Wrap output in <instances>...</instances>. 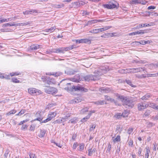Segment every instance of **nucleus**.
I'll use <instances>...</instances> for the list:
<instances>
[{
  "label": "nucleus",
  "mask_w": 158,
  "mask_h": 158,
  "mask_svg": "<svg viewBox=\"0 0 158 158\" xmlns=\"http://www.w3.org/2000/svg\"><path fill=\"white\" fill-rule=\"evenodd\" d=\"M67 85L63 86V88L68 92L73 91H84L87 92L88 89L80 85H71L70 83H66Z\"/></svg>",
  "instance_id": "1"
},
{
  "label": "nucleus",
  "mask_w": 158,
  "mask_h": 158,
  "mask_svg": "<svg viewBox=\"0 0 158 158\" xmlns=\"http://www.w3.org/2000/svg\"><path fill=\"white\" fill-rule=\"evenodd\" d=\"M114 95L116 97V99L120 100L122 102L123 105L126 106L127 108V106L131 107L133 106V105L132 101L127 97H125L124 95L119 94L117 93H115Z\"/></svg>",
  "instance_id": "2"
},
{
  "label": "nucleus",
  "mask_w": 158,
  "mask_h": 158,
  "mask_svg": "<svg viewBox=\"0 0 158 158\" xmlns=\"http://www.w3.org/2000/svg\"><path fill=\"white\" fill-rule=\"evenodd\" d=\"M79 80L85 81H96L100 79V77L98 75L89 74L83 77L82 76H79Z\"/></svg>",
  "instance_id": "3"
},
{
  "label": "nucleus",
  "mask_w": 158,
  "mask_h": 158,
  "mask_svg": "<svg viewBox=\"0 0 158 158\" xmlns=\"http://www.w3.org/2000/svg\"><path fill=\"white\" fill-rule=\"evenodd\" d=\"M119 4L116 2L114 1L112 2H110L109 4H104L103 6L104 8L109 9L117 8L118 7Z\"/></svg>",
  "instance_id": "4"
},
{
  "label": "nucleus",
  "mask_w": 158,
  "mask_h": 158,
  "mask_svg": "<svg viewBox=\"0 0 158 158\" xmlns=\"http://www.w3.org/2000/svg\"><path fill=\"white\" fill-rule=\"evenodd\" d=\"M46 87L44 88L45 92L49 94H56L57 92V89L53 87H51L50 86H47V85H45Z\"/></svg>",
  "instance_id": "5"
},
{
  "label": "nucleus",
  "mask_w": 158,
  "mask_h": 158,
  "mask_svg": "<svg viewBox=\"0 0 158 158\" xmlns=\"http://www.w3.org/2000/svg\"><path fill=\"white\" fill-rule=\"evenodd\" d=\"M28 93L31 95H35L40 94L41 91L35 88H30L28 89Z\"/></svg>",
  "instance_id": "6"
},
{
  "label": "nucleus",
  "mask_w": 158,
  "mask_h": 158,
  "mask_svg": "<svg viewBox=\"0 0 158 158\" xmlns=\"http://www.w3.org/2000/svg\"><path fill=\"white\" fill-rule=\"evenodd\" d=\"M138 108L139 110H142L147 107V104L144 102H140L138 104Z\"/></svg>",
  "instance_id": "7"
},
{
  "label": "nucleus",
  "mask_w": 158,
  "mask_h": 158,
  "mask_svg": "<svg viewBox=\"0 0 158 158\" xmlns=\"http://www.w3.org/2000/svg\"><path fill=\"white\" fill-rule=\"evenodd\" d=\"M77 72V70H74L71 69H67L65 71V73L69 75H74Z\"/></svg>",
  "instance_id": "8"
},
{
  "label": "nucleus",
  "mask_w": 158,
  "mask_h": 158,
  "mask_svg": "<svg viewBox=\"0 0 158 158\" xmlns=\"http://www.w3.org/2000/svg\"><path fill=\"white\" fill-rule=\"evenodd\" d=\"M46 75H52L55 77H57L61 76L63 74L62 72L60 71H58L56 72H49L47 73Z\"/></svg>",
  "instance_id": "9"
},
{
  "label": "nucleus",
  "mask_w": 158,
  "mask_h": 158,
  "mask_svg": "<svg viewBox=\"0 0 158 158\" xmlns=\"http://www.w3.org/2000/svg\"><path fill=\"white\" fill-rule=\"evenodd\" d=\"M37 13V11L35 10H26L25 11H24L23 12V13L25 15H28L30 14H36Z\"/></svg>",
  "instance_id": "10"
},
{
  "label": "nucleus",
  "mask_w": 158,
  "mask_h": 158,
  "mask_svg": "<svg viewBox=\"0 0 158 158\" xmlns=\"http://www.w3.org/2000/svg\"><path fill=\"white\" fill-rule=\"evenodd\" d=\"M153 24V23H151L149 24L145 23L144 24H139L136 27V28L139 29L143 27H150L152 26Z\"/></svg>",
  "instance_id": "11"
},
{
  "label": "nucleus",
  "mask_w": 158,
  "mask_h": 158,
  "mask_svg": "<svg viewBox=\"0 0 158 158\" xmlns=\"http://www.w3.org/2000/svg\"><path fill=\"white\" fill-rule=\"evenodd\" d=\"M104 97L106 100L111 102H114L115 104H116V102L114 99L111 98L110 96L107 95H105L104 96Z\"/></svg>",
  "instance_id": "12"
},
{
  "label": "nucleus",
  "mask_w": 158,
  "mask_h": 158,
  "mask_svg": "<svg viewBox=\"0 0 158 158\" xmlns=\"http://www.w3.org/2000/svg\"><path fill=\"white\" fill-rule=\"evenodd\" d=\"M97 150L96 148H89L88 150V155L91 156L93 153L96 152Z\"/></svg>",
  "instance_id": "13"
},
{
  "label": "nucleus",
  "mask_w": 158,
  "mask_h": 158,
  "mask_svg": "<svg viewBox=\"0 0 158 158\" xmlns=\"http://www.w3.org/2000/svg\"><path fill=\"white\" fill-rule=\"evenodd\" d=\"M41 46V45H40L34 44L31 45L30 47V48L31 50H36L40 48Z\"/></svg>",
  "instance_id": "14"
},
{
  "label": "nucleus",
  "mask_w": 158,
  "mask_h": 158,
  "mask_svg": "<svg viewBox=\"0 0 158 158\" xmlns=\"http://www.w3.org/2000/svg\"><path fill=\"white\" fill-rule=\"evenodd\" d=\"M93 103L96 104L97 105H103L104 104H107V102L104 100H100L98 101H96L95 102H93Z\"/></svg>",
  "instance_id": "15"
},
{
  "label": "nucleus",
  "mask_w": 158,
  "mask_h": 158,
  "mask_svg": "<svg viewBox=\"0 0 158 158\" xmlns=\"http://www.w3.org/2000/svg\"><path fill=\"white\" fill-rule=\"evenodd\" d=\"M99 90L102 93H107L110 92L111 91V89L110 88H104L102 87Z\"/></svg>",
  "instance_id": "16"
},
{
  "label": "nucleus",
  "mask_w": 158,
  "mask_h": 158,
  "mask_svg": "<svg viewBox=\"0 0 158 158\" xmlns=\"http://www.w3.org/2000/svg\"><path fill=\"white\" fill-rule=\"evenodd\" d=\"M19 24H15L14 23V22H13V23H6L4 24H3L2 27H6L7 26H18Z\"/></svg>",
  "instance_id": "17"
},
{
  "label": "nucleus",
  "mask_w": 158,
  "mask_h": 158,
  "mask_svg": "<svg viewBox=\"0 0 158 158\" xmlns=\"http://www.w3.org/2000/svg\"><path fill=\"white\" fill-rule=\"evenodd\" d=\"M46 132L45 130L44 129H40L38 135L39 136L40 138L43 137L45 136Z\"/></svg>",
  "instance_id": "18"
},
{
  "label": "nucleus",
  "mask_w": 158,
  "mask_h": 158,
  "mask_svg": "<svg viewBox=\"0 0 158 158\" xmlns=\"http://www.w3.org/2000/svg\"><path fill=\"white\" fill-rule=\"evenodd\" d=\"M112 139L114 143L119 142L121 140L120 136L119 135H118L114 139V137H113L112 138Z\"/></svg>",
  "instance_id": "19"
},
{
  "label": "nucleus",
  "mask_w": 158,
  "mask_h": 158,
  "mask_svg": "<svg viewBox=\"0 0 158 158\" xmlns=\"http://www.w3.org/2000/svg\"><path fill=\"white\" fill-rule=\"evenodd\" d=\"M56 29V27H51L50 28L46 29L44 31L46 33H51L53 32Z\"/></svg>",
  "instance_id": "20"
},
{
  "label": "nucleus",
  "mask_w": 158,
  "mask_h": 158,
  "mask_svg": "<svg viewBox=\"0 0 158 158\" xmlns=\"http://www.w3.org/2000/svg\"><path fill=\"white\" fill-rule=\"evenodd\" d=\"M146 152L145 154V158H148L149 156V153L150 152V148L149 147L147 146L145 148Z\"/></svg>",
  "instance_id": "21"
},
{
  "label": "nucleus",
  "mask_w": 158,
  "mask_h": 158,
  "mask_svg": "<svg viewBox=\"0 0 158 158\" xmlns=\"http://www.w3.org/2000/svg\"><path fill=\"white\" fill-rule=\"evenodd\" d=\"M78 121V119L77 118L74 117L72 119L70 120L68 123H71L73 124H75Z\"/></svg>",
  "instance_id": "22"
},
{
  "label": "nucleus",
  "mask_w": 158,
  "mask_h": 158,
  "mask_svg": "<svg viewBox=\"0 0 158 158\" xmlns=\"http://www.w3.org/2000/svg\"><path fill=\"white\" fill-rule=\"evenodd\" d=\"M152 95L150 94H145V95L143 96L141 98V99L143 100H146L148 99L149 98H150Z\"/></svg>",
  "instance_id": "23"
},
{
  "label": "nucleus",
  "mask_w": 158,
  "mask_h": 158,
  "mask_svg": "<svg viewBox=\"0 0 158 158\" xmlns=\"http://www.w3.org/2000/svg\"><path fill=\"white\" fill-rule=\"evenodd\" d=\"M76 43H86L87 42V39H81L80 40H75Z\"/></svg>",
  "instance_id": "24"
},
{
  "label": "nucleus",
  "mask_w": 158,
  "mask_h": 158,
  "mask_svg": "<svg viewBox=\"0 0 158 158\" xmlns=\"http://www.w3.org/2000/svg\"><path fill=\"white\" fill-rule=\"evenodd\" d=\"M70 114V113H68L66 115L62 117L61 119H62V120H64V121H62V123L64 122L67 119H69V118L71 115Z\"/></svg>",
  "instance_id": "25"
},
{
  "label": "nucleus",
  "mask_w": 158,
  "mask_h": 158,
  "mask_svg": "<svg viewBox=\"0 0 158 158\" xmlns=\"http://www.w3.org/2000/svg\"><path fill=\"white\" fill-rule=\"evenodd\" d=\"M66 83H68L67 82V80H62V81H61L60 84V86L63 88V86L67 85V84Z\"/></svg>",
  "instance_id": "26"
},
{
  "label": "nucleus",
  "mask_w": 158,
  "mask_h": 158,
  "mask_svg": "<svg viewBox=\"0 0 158 158\" xmlns=\"http://www.w3.org/2000/svg\"><path fill=\"white\" fill-rule=\"evenodd\" d=\"M147 104V107L149 106L153 108L154 109H155L156 106L155 104L149 102H148Z\"/></svg>",
  "instance_id": "27"
},
{
  "label": "nucleus",
  "mask_w": 158,
  "mask_h": 158,
  "mask_svg": "<svg viewBox=\"0 0 158 158\" xmlns=\"http://www.w3.org/2000/svg\"><path fill=\"white\" fill-rule=\"evenodd\" d=\"M61 48H58L53 49L52 50V52L56 53H61Z\"/></svg>",
  "instance_id": "28"
},
{
  "label": "nucleus",
  "mask_w": 158,
  "mask_h": 158,
  "mask_svg": "<svg viewBox=\"0 0 158 158\" xmlns=\"http://www.w3.org/2000/svg\"><path fill=\"white\" fill-rule=\"evenodd\" d=\"M49 85L54 84L56 83V81L54 79L48 78Z\"/></svg>",
  "instance_id": "29"
},
{
  "label": "nucleus",
  "mask_w": 158,
  "mask_h": 158,
  "mask_svg": "<svg viewBox=\"0 0 158 158\" xmlns=\"http://www.w3.org/2000/svg\"><path fill=\"white\" fill-rule=\"evenodd\" d=\"M61 53H63L64 52L68 51L69 50V47H67L66 48H61Z\"/></svg>",
  "instance_id": "30"
},
{
  "label": "nucleus",
  "mask_w": 158,
  "mask_h": 158,
  "mask_svg": "<svg viewBox=\"0 0 158 158\" xmlns=\"http://www.w3.org/2000/svg\"><path fill=\"white\" fill-rule=\"evenodd\" d=\"M125 81L127 84L131 86L132 87H135V85L132 84V82L130 80L128 79H126L125 80Z\"/></svg>",
  "instance_id": "31"
},
{
  "label": "nucleus",
  "mask_w": 158,
  "mask_h": 158,
  "mask_svg": "<svg viewBox=\"0 0 158 158\" xmlns=\"http://www.w3.org/2000/svg\"><path fill=\"white\" fill-rule=\"evenodd\" d=\"M82 99L80 97H77L74 100V102L76 103H78L82 101Z\"/></svg>",
  "instance_id": "32"
},
{
  "label": "nucleus",
  "mask_w": 158,
  "mask_h": 158,
  "mask_svg": "<svg viewBox=\"0 0 158 158\" xmlns=\"http://www.w3.org/2000/svg\"><path fill=\"white\" fill-rule=\"evenodd\" d=\"M26 110L25 109H22L18 114H16V115L21 116L24 113L26 112Z\"/></svg>",
  "instance_id": "33"
},
{
  "label": "nucleus",
  "mask_w": 158,
  "mask_h": 158,
  "mask_svg": "<svg viewBox=\"0 0 158 158\" xmlns=\"http://www.w3.org/2000/svg\"><path fill=\"white\" fill-rule=\"evenodd\" d=\"M88 111V108L87 107H86L81 110V114H84L85 112H87Z\"/></svg>",
  "instance_id": "34"
},
{
  "label": "nucleus",
  "mask_w": 158,
  "mask_h": 158,
  "mask_svg": "<svg viewBox=\"0 0 158 158\" xmlns=\"http://www.w3.org/2000/svg\"><path fill=\"white\" fill-rule=\"evenodd\" d=\"M31 23V22L30 21L26 22L25 23H18L17 24H18V26H20V25H21L22 26H26L27 25L29 24H30Z\"/></svg>",
  "instance_id": "35"
},
{
  "label": "nucleus",
  "mask_w": 158,
  "mask_h": 158,
  "mask_svg": "<svg viewBox=\"0 0 158 158\" xmlns=\"http://www.w3.org/2000/svg\"><path fill=\"white\" fill-rule=\"evenodd\" d=\"M136 73L138 72H140L142 70L143 71H144L145 68H135Z\"/></svg>",
  "instance_id": "36"
},
{
  "label": "nucleus",
  "mask_w": 158,
  "mask_h": 158,
  "mask_svg": "<svg viewBox=\"0 0 158 158\" xmlns=\"http://www.w3.org/2000/svg\"><path fill=\"white\" fill-rule=\"evenodd\" d=\"M81 13L82 15L83 16L86 15H88L89 14V12L85 10H81Z\"/></svg>",
  "instance_id": "37"
},
{
  "label": "nucleus",
  "mask_w": 158,
  "mask_h": 158,
  "mask_svg": "<svg viewBox=\"0 0 158 158\" xmlns=\"http://www.w3.org/2000/svg\"><path fill=\"white\" fill-rule=\"evenodd\" d=\"M128 145L129 147H132L133 145V142L132 139H131L129 140H128Z\"/></svg>",
  "instance_id": "38"
},
{
  "label": "nucleus",
  "mask_w": 158,
  "mask_h": 158,
  "mask_svg": "<svg viewBox=\"0 0 158 158\" xmlns=\"http://www.w3.org/2000/svg\"><path fill=\"white\" fill-rule=\"evenodd\" d=\"M84 145L82 143H81L80 144L79 149L78 150L80 151H82L84 149Z\"/></svg>",
  "instance_id": "39"
},
{
  "label": "nucleus",
  "mask_w": 158,
  "mask_h": 158,
  "mask_svg": "<svg viewBox=\"0 0 158 158\" xmlns=\"http://www.w3.org/2000/svg\"><path fill=\"white\" fill-rule=\"evenodd\" d=\"M64 5L63 4H60L55 5V6L56 8H60L64 7Z\"/></svg>",
  "instance_id": "40"
},
{
  "label": "nucleus",
  "mask_w": 158,
  "mask_h": 158,
  "mask_svg": "<svg viewBox=\"0 0 158 158\" xmlns=\"http://www.w3.org/2000/svg\"><path fill=\"white\" fill-rule=\"evenodd\" d=\"M97 22V20H89L88 21V24H91L93 23H96Z\"/></svg>",
  "instance_id": "41"
},
{
  "label": "nucleus",
  "mask_w": 158,
  "mask_h": 158,
  "mask_svg": "<svg viewBox=\"0 0 158 158\" xmlns=\"http://www.w3.org/2000/svg\"><path fill=\"white\" fill-rule=\"evenodd\" d=\"M16 110H11L9 111L8 113H7V115L9 116L11 114H15L16 112Z\"/></svg>",
  "instance_id": "42"
},
{
  "label": "nucleus",
  "mask_w": 158,
  "mask_h": 158,
  "mask_svg": "<svg viewBox=\"0 0 158 158\" xmlns=\"http://www.w3.org/2000/svg\"><path fill=\"white\" fill-rule=\"evenodd\" d=\"M150 114V110H147L144 113L143 116L144 117H145L148 116Z\"/></svg>",
  "instance_id": "43"
},
{
  "label": "nucleus",
  "mask_w": 158,
  "mask_h": 158,
  "mask_svg": "<svg viewBox=\"0 0 158 158\" xmlns=\"http://www.w3.org/2000/svg\"><path fill=\"white\" fill-rule=\"evenodd\" d=\"M35 128V125L34 124H32L30 127L29 130L30 131H34Z\"/></svg>",
  "instance_id": "44"
},
{
  "label": "nucleus",
  "mask_w": 158,
  "mask_h": 158,
  "mask_svg": "<svg viewBox=\"0 0 158 158\" xmlns=\"http://www.w3.org/2000/svg\"><path fill=\"white\" fill-rule=\"evenodd\" d=\"M51 116L52 118L54 117L56 115V113L55 112H51L50 114H49Z\"/></svg>",
  "instance_id": "45"
},
{
  "label": "nucleus",
  "mask_w": 158,
  "mask_h": 158,
  "mask_svg": "<svg viewBox=\"0 0 158 158\" xmlns=\"http://www.w3.org/2000/svg\"><path fill=\"white\" fill-rule=\"evenodd\" d=\"M29 155L30 156V158H36V157L34 154L29 153Z\"/></svg>",
  "instance_id": "46"
},
{
  "label": "nucleus",
  "mask_w": 158,
  "mask_h": 158,
  "mask_svg": "<svg viewBox=\"0 0 158 158\" xmlns=\"http://www.w3.org/2000/svg\"><path fill=\"white\" fill-rule=\"evenodd\" d=\"M118 72L122 74H126V69H120L118 71Z\"/></svg>",
  "instance_id": "47"
},
{
  "label": "nucleus",
  "mask_w": 158,
  "mask_h": 158,
  "mask_svg": "<svg viewBox=\"0 0 158 158\" xmlns=\"http://www.w3.org/2000/svg\"><path fill=\"white\" fill-rule=\"evenodd\" d=\"M62 122V120L61 119V120L60 119H57L54 122V124H57V123H60Z\"/></svg>",
  "instance_id": "48"
},
{
  "label": "nucleus",
  "mask_w": 158,
  "mask_h": 158,
  "mask_svg": "<svg viewBox=\"0 0 158 158\" xmlns=\"http://www.w3.org/2000/svg\"><path fill=\"white\" fill-rule=\"evenodd\" d=\"M12 81L13 82H15V83H16L19 82V81L16 78H13L12 79Z\"/></svg>",
  "instance_id": "49"
},
{
  "label": "nucleus",
  "mask_w": 158,
  "mask_h": 158,
  "mask_svg": "<svg viewBox=\"0 0 158 158\" xmlns=\"http://www.w3.org/2000/svg\"><path fill=\"white\" fill-rule=\"evenodd\" d=\"M152 118L155 121L158 120V114L155 116H153Z\"/></svg>",
  "instance_id": "50"
},
{
  "label": "nucleus",
  "mask_w": 158,
  "mask_h": 158,
  "mask_svg": "<svg viewBox=\"0 0 158 158\" xmlns=\"http://www.w3.org/2000/svg\"><path fill=\"white\" fill-rule=\"evenodd\" d=\"M111 144L110 143H109L108 146L107 148V151H108V152H110L111 148Z\"/></svg>",
  "instance_id": "51"
},
{
  "label": "nucleus",
  "mask_w": 158,
  "mask_h": 158,
  "mask_svg": "<svg viewBox=\"0 0 158 158\" xmlns=\"http://www.w3.org/2000/svg\"><path fill=\"white\" fill-rule=\"evenodd\" d=\"M28 127V125L27 124H26L25 125H22V126L21 128V129L22 130L25 131L26 129Z\"/></svg>",
  "instance_id": "52"
},
{
  "label": "nucleus",
  "mask_w": 158,
  "mask_h": 158,
  "mask_svg": "<svg viewBox=\"0 0 158 158\" xmlns=\"http://www.w3.org/2000/svg\"><path fill=\"white\" fill-rule=\"evenodd\" d=\"M146 2L145 1L139 0V4H141L142 5H145L146 4Z\"/></svg>",
  "instance_id": "53"
},
{
  "label": "nucleus",
  "mask_w": 158,
  "mask_h": 158,
  "mask_svg": "<svg viewBox=\"0 0 158 158\" xmlns=\"http://www.w3.org/2000/svg\"><path fill=\"white\" fill-rule=\"evenodd\" d=\"M122 116V115L119 114H117L114 116V117L117 119H119Z\"/></svg>",
  "instance_id": "54"
},
{
  "label": "nucleus",
  "mask_w": 158,
  "mask_h": 158,
  "mask_svg": "<svg viewBox=\"0 0 158 158\" xmlns=\"http://www.w3.org/2000/svg\"><path fill=\"white\" fill-rule=\"evenodd\" d=\"M96 127V125H95V124H93L92 127H90V129H89V131H93L94 130V129Z\"/></svg>",
  "instance_id": "55"
},
{
  "label": "nucleus",
  "mask_w": 158,
  "mask_h": 158,
  "mask_svg": "<svg viewBox=\"0 0 158 158\" xmlns=\"http://www.w3.org/2000/svg\"><path fill=\"white\" fill-rule=\"evenodd\" d=\"M141 152H142V149H141V148H139L138 152V155L139 156H142V155L141 154Z\"/></svg>",
  "instance_id": "56"
},
{
  "label": "nucleus",
  "mask_w": 158,
  "mask_h": 158,
  "mask_svg": "<svg viewBox=\"0 0 158 158\" xmlns=\"http://www.w3.org/2000/svg\"><path fill=\"white\" fill-rule=\"evenodd\" d=\"M132 3L134 4H139V0H133L132 1Z\"/></svg>",
  "instance_id": "57"
},
{
  "label": "nucleus",
  "mask_w": 158,
  "mask_h": 158,
  "mask_svg": "<svg viewBox=\"0 0 158 158\" xmlns=\"http://www.w3.org/2000/svg\"><path fill=\"white\" fill-rule=\"evenodd\" d=\"M147 75V77H154L156 76V74H146Z\"/></svg>",
  "instance_id": "58"
},
{
  "label": "nucleus",
  "mask_w": 158,
  "mask_h": 158,
  "mask_svg": "<svg viewBox=\"0 0 158 158\" xmlns=\"http://www.w3.org/2000/svg\"><path fill=\"white\" fill-rule=\"evenodd\" d=\"M9 151L8 150H7L5 152L4 154V156L5 157V158H6L7 157V156L8 155V154L9 153Z\"/></svg>",
  "instance_id": "59"
},
{
  "label": "nucleus",
  "mask_w": 158,
  "mask_h": 158,
  "mask_svg": "<svg viewBox=\"0 0 158 158\" xmlns=\"http://www.w3.org/2000/svg\"><path fill=\"white\" fill-rule=\"evenodd\" d=\"M5 22H6V19H3L2 18H0V23Z\"/></svg>",
  "instance_id": "60"
},
{
  "label": "nucleus",
  "mask_w": 158,
  "mask_h": 158,
  "mask_svg": "<svg viewBox=\"0 0 158 158\" xmlns=\"http://www.w3.org/2000/svg\"><path fill=\"white\" fill-rule=\"evenodd\" d=\"M133 129L131 128H129L128 129L127 131V133L129 134H130L133 131Z\"/></svg>",
  "instance_id": "61"
},
{
  "label": "nucleus",
  "mask_w": 158,
  "mask_h": 158,
  "mask_svg": "<svg viewBox=\"0 0 158 158\" xmlns=\"http://www.w3.org/2000/svg\"><path fill=\"white\" fill-rule=\"evenodd\" d=\"M81 81L79 80V78L78 79H75V78H73L72 81L73 82H79V81Z\"/></svg>",
  "instance_id": "62"
},
{
  "label": "nucleus",
  "mask_w": 158,
  "mask_h": 158,
  "mask_svg": "<svg viewBox=\"0 0 158 158\" xmlns=\"http://www.w3.org/2000/svg\"><path fill=\"white\" fill-rule=\"evenodd\" d=\"M156 8V6H151L148 7V10L154 9Z\"/></svg>",
  "instance_id": "63"
},
{
  "label": "nucleus",
  "mask_w": 158,
  "mask_h": 158,
  "mask_svg": "<svg viewBox=\"0 0 158 158\" xmlns=\"http://www.w3.org/2000/svg\"><path fill=\"white\" fill-rule=\"evenodd\" d=\"M77 135L76 134H73L72 137V139L73 140H75L76 139Z\"/></svg>",
  "instance_id": "64"
}]
</instances>
